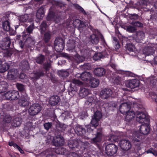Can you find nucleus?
I'll list each match as a JSON object with an SVG mask.
<instances>
[{
  "mask_svg": "<svg viewBox=\"0 0 157 157\" xmlns=\"http://www.w3.org/2000/svg\"><path fill=\"white\" fill-rule=\"evenodd\" d=\"M102 117V113L99 111H97L94 113L90 122V124L86 125L85 127L86 129L82 125H77L75 127L74 131L76 134L79 136L84 138V139L89 140L90 138L86 136L91 134H94L93 131L97 130L96 136L90 139V142L93 144H97L98 143L101 142L102 140V128L100 127L98 128H96L99 124V121Z\"/></svg>",
  "mask_w": 157,
  "mask_h": 157,
  "instance_id": "1",
  "label": "nucleus"
},
{
  "mask_svg": "<svg viewBox=\"0 0 157 157\" xmlns=\"http://www.w3.org/2000/svg\"><path fill=\"white\" fill-rule=\"evenodd\" d=\"M136 121L142 123L140 128V133L134 132L132 134V141L136 142H141L145 138L146 135L148 134L150 131V119L147 115L144 112H139L136 114Z\"/></svg>",
  "mask_w": 157,
  "mask_h": 157,
  "instance_id": "2",
  "label": "nucleus"
},
{
  "mask_svg": "<svg viewBox=\"0 0 157 157\" xmlns=\"http://www.w3.org/2000/svg\"><path fill=\"white\" fill-rule=\"evenodd\" d=\"M68 146L71 150L75 151L78 154L86 155L90 150L91 146L87 141L80 138L77 140H74L68 141Z\"/></svg>",
  "mask_w": 157,
  "mask_h": 157,
  "instance_id": "3",
  "label": "nucleus"
},
{
  "mask_svg": "<svg viewBox=\"0 0 157 157\" xmlns=\"http://www.w3.org/2000/svg\"><path fill=\"white\" fill-rule=\"evenodd\" d=\"M11 44V39L8 36L3 38L1 42V48L3 50H6L4 53L5 56L10 57L13 53V49L10 47Z\"/></svg>",
  "mask_w": 157,
  "mask_h": 157,
  "instance_id": "4",
  "label": "nucleus"
},
{
  "mask_svg": "<svg viewBox=\"0 0 157 157\" xmlns=\"http://www.w3.org/2000/svg\"><path fill=\"white\" fill-rule=\"evenodd\" d=\"M117 146L113 144H109L105 147V152L108 155L113 156L117 153Z\"/></svg>",
  "mask_w": 157,
  "mask_h": 157,
  "instance_id": "5",
  "label": "nucleus"
},
{
  "mask_svg": "<svg viewBox=\"0 0 157 157\" xmlns=\"http://www.w3.org/2000/svg\"><path fill=\"white\" fill-rule=\"evenodd\" d=\"M41 110V105L38 103L33 104L30 107L29 112L30 115L34 116L37 114Z\"/></svg>",
  "mask_w": 157,
  "mask_h": 157,
  "instance_id": "6",
  "label": "nucleus"
},
{
  "mask_svg": "<svg viewBox=\"0 0 157 157\" xmlns=\"http://www.w3.org/2000/svg\"><path fill=\"white\" fill-rule=\"evenodd\" d=\"M129 40L131 43H127L125 47L126 52L130 55L135 56L136 49L135 48L134 44H136V42H134L133 43L132 42L133 41V40Z\"/></svg>",
  "mask_w": 157,
  "mask_h": 157,
  "instance_id": "7",
  "label": "nucleus"
},
{
  "mask_svg": "<svg viewBox=\"0 0 157 157\" xmlns=\"http://www.w3.org/2000/svg\"><path fill=\"white\" fill-rule=\"evenodd\" d=\"M145 35L144 33L142 31H138L136 35H132L129 37V40H133L134 42H141L140 41L143 40L145 38Z\"/></svg>",
  "mask_w": 157,
  "mask_h": 157,
  "instance_id": "8",
  "label": "nucleus"
},
{
  "mask_svg": "<svg viewBox=\"0 0 157 157\" xmlns=\"http://www.w3.org/2000/svg\"><path fill=\"white\" fill-rule=\"evenodd\" d=\"M55 49L58 52H61L64 49L65 43L64 40L62 38H57L54 43Z\"/></svg>",
  "mask_w": 157,
  "mask_h": 157,
  "instance_id": "9",
  "label": "nucleus"
},
{
  "mask_svg": "<svg viewBox=\"0 0 157 157\" xmlns=\"http://www.w3.org/2000/svg\"><path fill=\"white\" fill-rule=\"evenodd\" d=\"M5 96L7 99L10 100H17L20 97L18 92L15 90L8 91L5 94Z\"/></svg>",
  "mask_w": 157,
  "mask_h": 157,
  "instance_id": "10",
  "label": "nucleus"
},
{
  "mask_svg": "<svg viewBox=\"0 0 157 157\" xmlns=\"http://www.w3.org/2000/svg\"><path fill=\"white\" fill-rule=\"evenodd\" d=\"M140 84V81L137 79H133L125 81V86L131 89L139 87Z\"/></svg>",
  "mask_w": 157,
  "mask_h": 157,
  "instance_id": "11",
  "label": "nucleus"
},
{
  "mask_svg": "<svg viewBox=\"0 0 157 157\" xmlns=\"http://www.w3.org/2000/svg\"><path fill=\"white\" fill-rule=\"evenodd\" d=\"M64 143L63 135L61 133H57L56 138L54 139L53 143L56 146H62L64 144Z\"/></svg>",
  "mask_w": 157,
  "mask_h": 157,
  "instance_id": "12",
  "label": "nucleus"
},
{
  "mask_svg": "<svg viewBox=\"0 0 157 157\" xmlns=\"http://www.w3.org/2000/svg\"><path fill=\"white\" fill-rule=\"evenodd\" d=\"M29 98L26 93H23V95L21 96L19 101L20 105L22 107H25L29 105Z\"/></svg>",
  "mask_w": 157,
  "mask_h": 157,
  "instance_id": "13",
  "label": "nucleus"
},
{
  "mask_svg": "<svg viewBox=\"0 0 157 157\" xmlns=\"http://www.w3.org/2000/svg\"><path fill=\"white\" fill-rule=\"evenodd\" d=\"M45 73L43 69H40L37 70L33 73V76L31 78V80L33 82L36 81L41 77H43Z\"/></svg>",
  "mask_w": 157,
  "mask_h": 157,
  "instance_id": "14",
  "label": "nucleus"
},
{
  "mask_svg": "<svg viewBox=\"0 0 157 157\" xmlns=\"http://www.w3.org/2000/svg\"><path fill=\"white\" fill-rule=\"evenodd\" d=\"M119 144L121 148L124 151H128L131 147V144L128 140H121Z\"/></svg>",
  "mask_w": 157,
  "mask_h": 157,
  "instance_id": "15",
  "label": "nucleus"
},
{
  "mask_svg": "<svg viewBox=\"0 0 157 157\" xmlns=\"http://www.w3.org/2000/svg\"><path fill=\"white\" fill-rule=\"evenodd\" d=\"M131 109V105L127 102L122 103L119 106V110L121 113L124 114Z\"/></svg>",
  "mask_w": 157,
  "mask_h": 157,
  "instance_id": "16",
  "label": "nucleus"
},
{
  "mask_svg": "<svg viewBox=\"0 0 157 157\" xmlns=\"http://www.w3.org/2000/svg\"><path fill=\"white\" fill-rule=\"evenodd\" d=\"M60 101V97L57 95H54L50 97L49 103L51 106H54L57 105Z\"/></svg>",
  "mask_w": 157,
  "mask_h": 157,
  "instance_id": "17",
  "label": "nucleus"
},
{
  "mask_svg": "<svg viewBox=\"0 0 157 157\" xmlns=\"http://www.w3.org/2000/svg\"><path fill=\"white\" fill-rule=\"evenodd\" d=\"M93 31L94 33L90 36L89 38V42L92 44H96L98 43L99 38L98 36L96 34H94V33L96 34V32H98V31L97 29H94Z\"/></svg>",
  "mask_w": 157,
  "mask_h": 157,
  "instance_id": "18",
  "label": "nucleus"
},
{
  "mask_svg": "<svg viewBox=\"0 0 157 157\" xmlns=\"http://www.w3.org/2000/svg\"><path fill=\"white\" fill-rule=\"evenodd\" d=\"M112 94V90L110 89H105L101 91L100 94L102 99H107Z\"/></svg>",
  "mask_w": 157,
  "mask_h": 157,
  "instance_id": "19",
  "label": "nucleus"
},
{
  "mask_svg": "<svg viewBox=\"0 0 157 157\" xmlns=\"http://www.w3.org/2000/svg\"><path fill=\"white\" fill-rule=\"evenodd\" d=\"M106 72V70L104 68L99 67L95 68L94 69V73L96 76L101 77L104 75Z\"/></svg>",
  "mask_w": 157,
  "mask_h": 157,
  "instance_id": "20",
  "label": "nucleus"
},
{
  "mask_svg": "<svg viewBox=\"0 0 157 157\" xmlns=\"http://www.w3.org/2000/svg\"><path fill=\"white\" fill-rule=\"evenodd\" d=\"M17 74V70L12 69L8 71L7 75V78L11 80H13L16 77Z\"/></svg>",
  "mask_w": 157,
  "mask_h": 157,
  "instance_id": "21",
  "label": "nucleus"
},
{
  "mask_svg": "<svg viewBox=\"0 0 157 157\" xmlns=\"http://www.w3.org/2000/svg\"><path fill=\"white\" fill-rule=\"evenodd\" d=\"M75 40H70L67 43V50L70 52H75Z\"/></svg>",
  "mask_w": 157,
  "mask_h": 157,
  "instance_id": "22",
  "label": "nucleus"
},
{
  "mask_svg": "<svg viewBox=\"0 0 157 157\" xmlns=\"http://www.w3.org/2000/svg\"><path fill=\"white\" fill-rule=\"evenodd\" d=\"M125 114H126L125 120L128 122L133 120L136 115L135 112L133 111H129Z\"/></svg>",
  "mask_w": 157,
  "mask_h": 157,
  "instance_id": "23",
  "label": "nucleus"
},
{
  "mask_svg": "<svg viewBox=\"0 0 157 157\" xmlns=\"http://www.w3.org/2000/svg\"><path fill=\"white\" fill-rule=\"evenodd\" d=\"M92 77V75L90 72L87 71L82 73V80L84 81L89 82Z\"/></svg>",
  "mask_w": 157,
  "mask_h": 157,
  "instance_id": "24",
  "label": "nucleus"
},
{
  "mask_svg": "<svg viewBox=\"0 0 157 157\" xmlns=\"http://www.w3.org/2000/svg\"><path fill=\"white\" fill-rule=\"evenodd\" d=\"M34 29L33 25H30L26 29L25 31L23 32L22 36L23 37H27L30 35V34L33 33Z\"/></svg>",
  "mask_w": 157,
  "mask_h": 157,
  "instance_id": "25",
  "label": "nucleus"
},
{
  "mask_svg": "<svg viewBox=\"0 0 157 157\" xmlns=\"http://www.w3.org/2000/svg\"><path fill=\"white\" fill-rule=\"evenodd\" d=\"M54 152L57 154L67 155L69 153V151L65 148L59 147L55 150Z\"/></svg>",
  "mask_w": 157,
  "mask_h": 157,
  "instance_id": "26",
  "label": "nucleus"
},
{
  "mask_svg": "<svg viewBox=\"0 0 157 157\" xmlns=\"http://www.w3.org/2000/svg\"><path fill=\"white\" fill-rule=\"evenodd\" d=\"M90 92V90L89 89L83 88L80 90L79 96L80 97L84 98L87 96Z\"/></svg>",
  "mask_w": 157,
  "mask_h": 157,
  "instance_id": "27",
  "label": "nucleus"
},
{
  "mask_svg": "<svg viewBox=\"0 0 157 157\" xmlns=\"http://www.w3.org/2000/svg\"><path fill=\"white\" fill-rule=\"evenodd\" d=\"M8 87V83L5 81L0 82V94L7 91Z\"/></svg>",
  "mask_w": 157,
  "mask_h": 157,
  "instance_id": "28",
  "label": "nucleus"
},
{
  "mask_svg": "<svg viewBox=\"0 0 157 157\" xmlns=\"http://www.w3.org/2000/svg\"><path fill=\"white\" fill-rule=\"evenodd\" d=\"M89 82L90 86L92 88L97 87L99 83V80L95 78H91L89 81Z\"/></svg>",
  "mask_w": 157,
  "mask_h": 157,
  "instance_id": "29",
  "label": "nucleus"
},
{
  "mask_svg": "<svg viewBox=\"0 0 157 157\" xmlns=\"http://www.w3.org/2000/svg\"><path fill=\"white\" fill-rule=\"evenodd\" d=\"M143 53L146 56H149L150 55H153L154 53L152 48L150 47H147L145 48L143 50Z\"/></svg>",
  "mask_w": 157,
  "mask_h": 157,
  "instance_id": "30",
  "label": "nucleus"
},
{
  "mask_svg": "<svg viewBox=\"0 0 157 157\" xmlns=\"http://www.w3.org/2000/svg\"><path fill=\"white\" fill-rule=\"evenodd\" d=\"M45 59V56L42 54H40L36 57L35 60L37 63L42 64L44 63Z\"/></svg>",
  "mask_w": 157,
  "mask_h": 157,
  "instance_id": "31",
  "label": "nucleus"
},
{
  "mask_svg": "<svg viewBox=\"0 0 157 157\" xmlns=\"http://www.w3.org/2000/svg\"><path fill=\"white\" fill-rule=\"evenodd\" d=\"M44 15V9L42 7L39 8L36 13V17L37 18L41 19Z\"/></svg>",
  "mask_w": 157,
  "mask_h": 157,
  "instance_id": "32",
  "label": "nucleus"
},
{
  "mask_svg": "<svg viewBox=\"0 0 157 157\" xmlns=\"http://www.w3.org/2000/svg\"><path fill=\"white\" fill-rule=\"evenodd\" d=\"M3 29L6 31H10L11 30L10 23L9 21L6 20L4 21L2 24Z\"/></svg>",
  "mask_w": 157,
  "mask_h": 157,
  "instance_id": "33",
  "label": "nucleus"
},
{
  "mask_svg": "<svg viewBox=\"0 0 157 157\" xmlns=\"http://www.w3.org/2000/svg\"><path fill=\"white\" fill-rule=\"evenodd\" d=\"M0 67V73H3L7 71L10 67V65L8 63H6L1 65Z\"/></svg>",
  "mask_w": 157,
  "mask_h": 157,
  "instance_id": "34",
  "label": "nucleus"
},
{
  "mask_svg": "<svg viewBox=\"0 0 157 157\" xmlns=\"http://www.w3.org/2000/svg\"><path fill=\"white\" fill-rule=\"evenodd\" d=\"M95 100L94 97L92 96L89 97L85 101V104L86 105H87L89 107H90L93 104L95 103Z\"/></svg>",
  "mask_w": 157,
  "mask_h": 157,
  "instance_id": "35",
  "label": "nucleus"
},
{
  "mask_svg": "<svg viewBox=\"0 0 157 157\" xmlns=\"http://www.w3.org/2000/svg\"><path fill=\"white\" fill-rule=\"evenodd\" d=\"M16 86L18 90L21 92V95H23V93H26L25 86L23 85L21 83H17Z\"/></svg>",
  "mask_w": 157,
  "mask_h": 157,
  "instance_id": "36",
  "label": "nucleus"
},
{
  "mask_svg": "<svg viewBox=\"0 0 157 157\" xmlns=\"http://www.w3.org/2000/svg\"><path fill=\"white\" fill-rule=\"evenodd\" d=\"M22 119L20 117L16 118L13 121V125L14 127L20 126L21 124Z\"/></svg>",
  "mask_w": 157,
  "mask_h": 157,
  "instance_id": "37",
  "label": "nucleus"
},
{
  "mask_svg": "<svg viewBox=\"0 0 157 157\" xmlns=\"http://www.w3.org/2000/svg\"><path fill=\"white\" fill-rule=\"evenodd\" d=\"M84 59L79 55H77L76 59H74L73 63L75 65H77L84 60Z\"/></svg>",
  "mask_w": 157,
  "mask_h": 157,
  "instance_id": "38",
  "label": "nucleus"
},
{
  "mask_svg": "<svg viewBox=\"0 0 157 157\" xmlns=\"http://www.w3.org/2000/svg\"><path fill=\"white\" fill-rule=\"evenodd\" d=\"M51 67V64L50 63L47 62L43 63V68L44 69L43 70L44 71L45 73H47V72L49 71Z\"/></svg>",
  "mask_w": 157,
  "mask_h": 157,
  "instance_id": "39",
  "label": "nucleus"
},
{
  "mask_svg": "<svg viewBox=\"0 0 157 157\" xmlns=\"http://www.w3.org/2000/svg\"><path fill=\"white\" fill-rule=\"evenodd\" d=\"M66 127L64 124H60L56 126V128L58 131L57 133H61L63 135V132L65 131Z\"/></svg>",
  "mask_w": 157,
  "mask_h": 157,
  "instance_id": "40",
  "label": "nucleus"
},
{
  "mask_svg": "<svg viewBox=\"0 0 157 157\" xmlns=\"http://www.w3.org/2000/svg\"><path fill=\"white\" fill-rule=\"evenodd\" d=\"M79 66L81 69L82 70H89L91 68L90 64L89 63H84L83 64L80 65Z\"/></svg>",
  "mask_w": 157,
  "mask_h": 157,
  "instance_id": "41",
  "label": "nucleus"
},
{
  "mask_svg": "<svg viewBox=\"0 0 157 157\" xmlns=\"http://www.w3.org/2000/svg\"><path fill=\"white\" fill-rule=\"evenodd\" d=\"M55 13L53 11H50L48 16L46 17V19L48 21H52V19H53L55 17Z\"/></svg>",
  "mask_w": 157,
  "mask_h": 157,
  "instance_id": "42",
  "label": "nucleus"
},
{
  "mask_svg": "<svg viewBox=\"0 0 157 157\" xmlns=\"http://www.w3.org/2000/svg\"><path fill=\"white\" fill-rule=\"evenodd\" d=\"M118 73L125 75L124 76H133L134 74L129 71H124L122 70H120L118 71Z\"/></svg>",
  "mask_w": 157,
  "mask_h": 157,
  "instance_id": "43",
  "label": "nucleus"
},
{
  "mask_svg": "<svg viewBox=\"0 0 157 157\" xmlns=\"http://www.w3.org/2000/svg\"><path fill=\"white\" fill-rule=\"evenodd\" d=\"M51 37L50 34L48 32H46L44 34L43 39L46 43H48L50 40Z\"/></svg>",
  "mask_w": 157,
  "mask_h": 157,
  "instance_id": "44",
  "label": "nucleus"
},
{
  "mask_svg": "<svg viewBox=\"0 0 157 157\" xmlns=\"http://www.w3.org/2000/svg\"><path fill=\"white\" fill-rule=\"evenodd\" d=\"M58 74L60 76L65 78L69 76V73L68 72L66 71L62 70L59 71Z\"/></svg>",
  "mask_w": 157,
  "mask_h": 157,
  "instance_id": "45",
  "label": "nucleus"
},
{
  "mask_svg": "<svg viewBox=\"0 0 157 157\" xmlns=\"http://www.w3.org/2000/svg\"><path fill=\"white\" fill-rule=\"evenodd\" d=\"M103 57L102 54L100 52L96 53L93 56V59L95 61L100 59Z\"/></svg>",
  "mask_w": 157,
  "mask_h": 157,
  "instance_id": "46",
  "label": "nucleus"
},
{
  "mask_svg": "<svg viewBox=\"0 0 157 157\" xmlns=\"http://www.w3.org/2000/svg\"><path fill=\"white\" fill-rule=\"evenodd\" d=\"M28 19V16L27 14H25L20 16L19 18V21L20 22H24L27 21Z\"/></svg>",
  "mask_w": 157,
  "mask_h": 157,
  "instance_id": "47",
  "label": "nucleus"
},
{
  "mask_svg": "<svg viewBox=\"0 0 157 157\" xmlns=\"http://www.w3.org/2000/svg\"><path fill=\"white\" fill-rule=\"evenodd\" d=\"M29 36L27 37H25L26 38V42L28 44H33L34 43V38L33 37L30 36ZM23 37L24 38L25 37Z\"/></svg>",
  "mask_w": 157,
  "mask_h": 157,
  "instance_id": "48",
  "label": "nucleus"
},
{
  "mask_svg": "<svg viewBox=\"0 0 157 157\" xmlns=\"http://www.w3.org/2000/svg\"><path fill=\"white\" fill-rule=\"evenodd\" d=\"M48 27V25L46 21H43L41 24L40 27V29L42 31H45Z\"/></svg>",
  "mask_w": 157,
  "mask_h": 157,
  "instance_id": "49",
  "label": "nucleus"
},
{
  "mask_svg": "<svg viewBox=\"0 0 157 157\" xmlns=\"http://www.w3.org/2000/svg\"><path fill=\"white\" fill-rule=\"evenodd\" d=\"M78 23H79V26L78 27V29L80 30L81 28L84 27L86 26V25L84 22L83 21H82L81 20L77 19L75 21Z\"/></svg>",
  "mask_w": 157,
  "mask_h": 157,
  "instance_id": "50",
  "label": "nucleus"
},
{
  "mask_svg": "<svg viewBox=\"0 0 157 157\" xmlns=\"http://www.w3.org/2000/svg\"><path fill=\"white\" fill-rule=\"evenodd\" d=\"M127 31L130 33H134L135 32L136 29L135 27L130 25L127 26Z\"/></svg>",
  "mask_w": 157,
  "mask_h": 157,
  "instance_id": "51",
  "label": "nucleus"
},
{
  "mask_svg": "<svg viewBox=\"0 0 157 157\" xmlns=\"http://www.w3.org/2000/svg\"><path fill=\"white\" fill-rule=\"evenodd\" d=\"M122 78L119 76L115 77L114 80V83L117 85H120L121 83Z\"/></svg>",
  "mask_w": 157,
  "mask_h": 157,
  "instance_id": "52",
  "label": "nucleus"
},
{
  "mask_svg": "<svg viewBox=\"0 0 157 157\" xmlns=\"http://www.w3.org/2000/svg\"><path fill=\"white\" fill-rule=\"evenodd\" d=\"M76 89L75 86L71 83L70 84V87L68 88V92L69 93L70 92L72 93L73 91H75Z\"/></svg>",
  "mask_w": 157,
  "mask_h": 157,
  "instance_id": "53",
  "label": "nucleus"
},
{
  "mask_svg": "<svg viewBox=\"0 0 157 157\" xmlns=\"http://www.w3.org/2000/svg\"><path fill=\"white\" fill-rule=\"evenodd\" d=\"M82 83V82L80 80L76 79H74L72 80V83L71 84L75 86L76 85H81Z\"/></svg>",
  "mask_w": 157,
  "mask_h": 157,
  "instance_id": "54",
  "label": "nucleus"
},
{
  "mask_svg": "<svg viewBox=\"0 0 157 157\" xmlns=\"http://www.w3.org/2000/svg\"><path fill=\"white\" fill-rule=\"evenodd\" d=\"M12 117L9 115H6L4 118V121L5 122L7 123H10L11 121Z\"/></svg>",
  "mask_w": 157,
  "mask_h": 157,
  "instance_id": "55",
  "label": "nucleus"
},
{
  "mask_svg": "<svg viewBox=\"0 0 157 157\" xmlns=\"http://www.w3.org/2000/svg\"><path fill=\"white\" fill-rule=\"evenodd\" d=\"M52 125V122H48L44 123V124L45 129L48 130L50 128Z\"/></svg>",
  "mask_w": 157,
  "mask_h": 157,
  "instance_id": "56",
  "label": "nucleus"
},
{
  "mask_svg": "<svg viewBox=\"0 0 157 157\" xmlns=\"http://www.w3.org/2000/svg\"><path fill=\"white\" fill-rule=\"evenodd\" d=\"M113 39V40L115 41L114 43L115 45V48L116 49H119L120 45L117 38L116 37H114Z\"/></svg>",
  "mask_w": 157,
  "mask_h": 157,
  "instance_id": "57",
  "label": "nucleus"
},
{
  "mask_svg": "<svg viewBox=\"0 0 157 157\" xmlns=\"http://www.w3.org/2000/svg\"><path fill=\"white\" fill-rule=\"evenodd\" d=\"M77 8L84 15H87V13L80 6L78 5V7Z\"/></svg>",
  "mask_w": 157,
  "mask_h": 157,
  "instance_id": "58",
  "label": "nucleus"
},
{
  "mask_svg": "<svg viewBox=\"0 0 157 157\" xmlns=\"http://www.w3.org/2000/svg\"><path fill=\"white\" fill-rule=\"evenodd\" d=\"M78 153H76L75 152H72L69 153L67 155V157H80Z\"/></svg>",
  "mask_w": 157,
  "mask_h": 157,
  "instance_id": "59",
  "label": "nucleus"
},
{
  "mask_svg": "<svg viewBox=\"0 0 157 157\" xmlns=\"http://www.w3.org/2000/svg\"><path fill=\"white\" fill-rule=\"evenodd\" d=\"M139 16L136 14H131L130 15V18L131 19L136 20L138 19Z\"/></svg>",
  "mask_w": 157,
  "mask_h": 157,
  "instance_id": "60",
  "label": "nucleus"
},
{
  "mask_svg": "<svg viewBox=\"0 0 157 157\" xmlns=\"http://www.w3.org/2000/svg\"><path fill=\"white\" fill-rule=\"evenodd\" d=\"M43 52L45 53V55L47 56H51L52 54L51 52L48 50V48H45L43 49Z\"/></svg>",
  "mask_w": 157,
  "mask_h": 157,
  "instance_id": "61",
  "label": "nucleus"
},
{
  "mask_svg": "<svg viewBox=\"0 0 157 157\" xmlns=\"http://www.w3.org/2000/svg\"><path fill=\"white\" fill-rule=\"evenodd\" d=\"M99 38L102 41V43L103 45H105V44L106 45L104 38L102 34H101L100 35Z\"/></svg>",
  "mask_w": 157,
  "mask_h": 157,
  "instance_id": "62",
  "label": "nucleus"
},
{
  "mask_svg": "<svg viewBox=\"0 0 157 157\" xmlns=\"http://www.w3.org/2000/svg\"><path fill=\"white\" fill-rule=\"evenodd\" d=\"M46 157H56V155L54 152H52L48 154Z\"/></svg>",
  "mask_w": 157,
  "mask_h": 157,
  "instance_id": "63",
  "label": "nucleus"
},
{
  "mask_svg": "<svg viewBox=\"0 0 157 157\" xmlns=\"http://www.w3.org/2000/svg\"><path fill=\"white\" fill-rule=\"evenodd\" d=\"M54 4L56 6L61 7L62 6V3L58 1H54Z\"/></svg>",
  "mask_w": 157,
  "mask_h": 157,
  "instance_id": "64",
  "label": "nucleus"
}]
</instances>
